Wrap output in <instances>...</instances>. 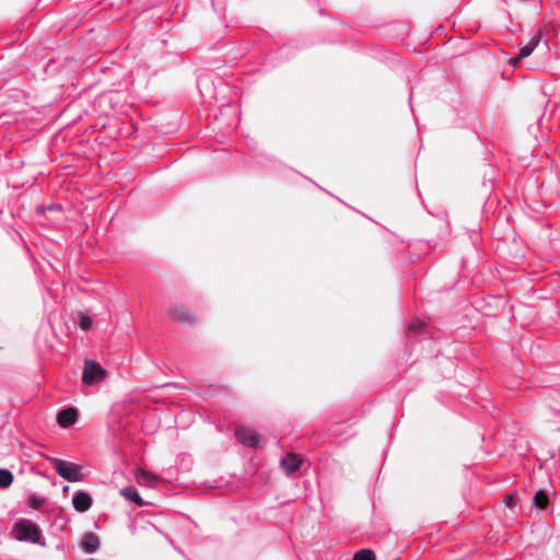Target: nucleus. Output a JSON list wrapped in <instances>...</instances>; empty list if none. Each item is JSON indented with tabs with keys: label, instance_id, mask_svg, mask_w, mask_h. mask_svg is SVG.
I'll use <instances>...</instances> for the list:
<instances>
[{
	"label": "nucleus",
	"instance_id": "1",
	"mask_svg": "<svg viewBox=\"0 0 560 560\" xmlns=\"http://www.w3.org/2000/svg\"><path fill=\"white\" fill-rule=\"evenodd\" d=\"M50 460L57 474L67 481L77 482L83 479L80 465L60 458H50Z\"/></svg>",
	"mask_w": 560,
	"mask_h": 560
},
{
	"label": "nucleus",
	"instance_id": "2",
	"mask_svg": "<svg viewBox=\"0 0 560 560\" xmlns=\"http://www.w3.org/2000/svg\"><path fill=\"white\" fill-rule=\"evenodd\" d=\"M15 537L21 541H31L38 544L40 539V529L28 520H21L14 527Z\"/></svg>",
	"mask_w": 560,
	"mask_h": 560
},
{
	"label": "nucleus",
	"instance_id": "3",
	"mask_svg": "<svg viewBox=\"0 0 560 560\" xmlns=\"http://www.w3.org/2000/svg\"><path fill=\"white\" fill-rule=\"evenodd\" d=\"M106 371L95 361L85 360L82 373V382L85 385H93L106 377Z\"/></svg>",
	"mask_w": 560,
	"mask_h": 560
},
{
	"label": "nucleus",
	"instance_id": "4",
	"mask_svg": "<svg viewBox=\"0 0 560 560\" xmlns=\"http://www.w3.org/2000/svg\"><path fill=\"white\" fill-rule=\"evenodd\" d=\"M168 314L180 324L191 325L197 322L196 315L183 305H174L170 308Z\"/></svg>",
	"mask_w": 560,
	"mask_h": 560
},
{
	"label": "nucleus",
	"instance_id": "5",
	"mask_svg": "<svg viewBox=\"0 0 560 560\" xmlns=\"http://www.w3.org/2000/svg\"><path fill=\"white\" fill-rule=\"evenodd\" d=\"M237 440L245 446L256 447L259 443L258 434L250 428L241 427L236 429Z\"/></svg>",
	"mask_w": 560,
	"mask_h": 560
},
{
	"label": "nucleus",
	"instance_id": "6",
	"mask_svg": "<svg viewBox=\"0 0 560 560\" xmlns=\"http://www.w3.org/2000/svg\"><path fill=\"white\" fill-rule=\"evenodd\" d=\"M542 36H544V32H542V30H539L537 32V34L528 42V44H526L525 46H523L520 49L518 55L516 57H514L513 59H511L512 65L515 66L521 59L528 57L534 51V49L538 46Z\"/></svg>",
	"mask_w": 560,
	"mask_h": 560
},
{
	"label": "nucleus",
	"instance_id": "7",
	"mask_svg": "<svg viewBox=\"0 0 560 560\" xmlns=\"http://www.w3.org/2000/svg\"><path fill=\"white\" fill-rule=\"evenodd\" d=\"M302 464V458L295 453H289L281 460V467L287 475L293 474L299 470Z\"/></svg>",
	"mask_w": 560,
	"mask_h": 560
},
{
	"label": "nucleus",
	"instance_id": "8",
	"mask_svg": "<svg viewBox=\"0 0 560 560\" xmlns=\"http://www.w3.org/2000/svg\"><path fill=\"white\" fill-rule=\"evenodd\" d=\"M72 503L78 512H86L92 506V498L89 493L79 491L73 497Z\"/></svg>",
	"mask_w": 560,
	"mask_h": 560
},
{
	"label": "nucleus",
	"instance_id": "9",
	"mask_svg": "<svg viewBox=\"0 0 560 560\" xmlns=\"http://www.w3.org/2000/svg\"><path fill=\"white\" fill-rule=\"evenodd\" d=\"M78 411L74 408H66L58 413L57 421L62 428H68L75 423Z\"/></svg>",
	"mask_w": 560,
	"mask_h": 560
},
{
	"label": "nucleus",
	"instance_id": "10",
	"mask_svg": "<svg viewBox=\"0 0 560 560\" xmlns=\"http://www.w3.org/2000/svg\"><path fill=\"white\" fill-rule=\"evenodd\" d=\"M135 477L138 485L150 488L154 487L159 480L158 476L144 469H137Z\"/></svg>",
	"mask_w": 560,
	"mask_h": 560
},
{
	"label": "nucleus",
	"instance_id": "11",
	"mask_svg": "<svg viewBox=\"0 0 560 560\" xmlns=\"http://www.w3.org/2000/svg\"><path fill=\"white\" fill-rule=\"evenodd\" d=\"M82 548L92 553L95 552L100 546L98 537L93 533H88L84 535L82 540Z\"/></svg>",
	"mask_w": 560,
	"mask_h": 560
},
{
	"label": "nucleus",
	"instance_id": "12",
	"mask_svg": "<svg viewBox=\"0 0 560 560\" xmlns=\"http://www.w3.org/2000/svg\"><path fill=\"white\" fill-rule=\"evenodd\" d=\"M120 494L126 498L127 500L132 501L139 506H142L144 504V501L139 495L138 491L132 487H127L120 490Z\"/></svg>",
	"mask_w": 560,
	"mask_h": 560
},
{
	"label": "nucleus",
	"instance_id": "13",
	"mask_svg": "<svg viewBox=\"0 0 560 560\" xmlns=\"http://www.w3.org/2000/svg\"><path fill=\"white\" fill-rule=\"evenodd\" d=\"M534 504L540 510H545L549 505V498L546 491L539 490L534 495Z\"/></svg>",
	"mask_w": 560,
	"mask_h": 560
},
{
	"label": "nucleus",
	"instance_id": "14",
	"mask_svg": "<svg viewBox=\"0 0 560 560\" xmlns=\"http://www.w3.org/2000/svg\"><path fill=\"white\" fill-rule=\"evenodd\" d=\"M13 482V475L8 469H0V488L4 489Z\"/></svg>",
	"mask_w": 560,
	"mask_h": 560
},
{
	"label": "nucleus",
	"instance_id": "15",
	"mask_svg": "<svg viewBox=\"0 0 560 560\" xmlns=\"http://www.w3.org/2000/svg\"><path fill=\"white\" fill-rule=\"evenodd\" d=\"M353 560H375V553L370 549H362L354 555Z\"/></svg>",
	"mask_w": 560,
	"mask_h": 560
},
{
	"label": "nucleus",
	"instance_id": "16",
	"mask_svg": "<svg viewBox=\"0 0 560 560\" xmlns=\"http://www.w3.org/2000/svg\"><path fill=\"white\" fill-rule=\"evenodd\" d=\"M92 325V319L83 314V313H80V327L83 329V330H88Z\"/></svg>",
	"mask_w": 560,
	"mask_h": 560
},
{
	"label": "nucleus",
	"instance_id": "17",
	"mask_svg": "<svg viewBox=\"0 0 560 560\" xmlns=\"http://www.w3.org/2000/svg\"><path fill=\"white\" fill-rule=\"evenodd\" d=\"M514 499H515L514 494H506L505 498H504V502H505L506 506L512 509L513 508Z\"/></svg>",
	"mask_w": 560,
	"mask_h": 560
},
{
	"label": "nucleus",
	"instance_id": "18",
	"mask_svg": "<svg viewBox=\"0 0 560 560\" xmlns=\"http://www.w3.org/2000/svg\"><path fill=\"white\" fill-rule=\"evenodd\" d=\"M31 502H32V505L33 506H39L42 504V500L37 499V498H32L31 499Z\"/></svg>",
	"mask_w": 560,
	"mask_h": 560
}]
</instances>
